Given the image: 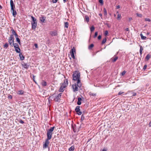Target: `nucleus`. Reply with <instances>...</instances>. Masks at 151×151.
Here are the masks:
<instances>
[{"instance_id":"nucleus-1","label":"nucleus","mask_w":151,"mask_h":151,"mask_svg":"<svg viewBox=\"0 0 151 151\" xmlns=\"http://www.w3.org/2000/svg\"><path fill=\"white\" fill-rule=\"evenodd\" d=\"M55 128V127H51L49 129H47V138L45 139L44 142L43 144V149H45L48 147V145L49 144V140L51 139L52 137V135L53 134V131Z\"/></svg>"},{"instance_id":"nucleus-2","label":"nucleus","mask_w":151,"mask_h":151,"mask_svg":"<svg viewBox=\"0 0 151 151\" xmlns=\"http://www.w3.org/2000/svg\"><path fill=\"white\" fill-rule=\"evenodd\" d=\"M80 73L77 71H75L73 75V80L77 81V85L79 88L81 86V83L80 79Z\"/></svg>"},{"instance_id":"nucleus-3","label":"nucleus","mask_w":151,"mask_h":151,"mask_svg":"<svg viewBox=\"0 0 151 151\" xmlns=\"http://www.w3.org/2000/svg\"><path fill=\"white\" fill-rule=\"evenodd\" d=\"M10 6L11 7V12L12 13L13 15L15 17L17 15V12L15 10V7L12 0H10Z\"/></svg>"},{"instance_id":"nucleus-4","label":"nucleus","mask_w":151,"mask_h":151,"mask_svg":"<svg viewBox=\"0 0 151 151\" xmlns=\"http://www.w3.org/2000/svg\"><path fill=\"white\" fill-rule=\"evenodd\" d=\"M14 37L12 35H10L9 38L8 42L9 44L12 46H13V44L14 43Z\"/></svg>"},{"instance_id":"nucleus-5","label":"nucleus","mask_w":151,"mask_h":151,"mask_svg":"<svg viewBox=\"0 0 151 151\" xmlns=\"http://www.w3.org/2000/svg\"><path fill=\"white\" fill-rule=\"evenodd\" d=\"M76 53V49L74 47L72 48L70 51V54L71 57L75 59L74 53Z\"/></svg>"},{"instance_id":"nucleus-6","label":"nucleus","mask_w":151,"mask_h":151,"mask_svg":"<svg viewBox=\"0 0 151 151\" xmlns=\"http://www.w3.org/2000/svg\"><path fill=\"white\" fill-rule=\"evenodd\" d=\"M61 94L62 93H60L54 97L53 98L54 100L56 102H58L61 97Z\"/></svg>"},{"instance_id":"nucleus-7","label":"nucleus","mask_w":151,"mask_h":151,"mask_svg":"<svg viewBox=\"0 0 151 151\" xmlns=\"http://www.w3.org/2000/svg\"><path fill=\"white\" fill-rule=\"evenodd\" d=\"M46 17L43 15H41L39 17V20L42 23L45 22V19Z\"/></svg>"},{"instance_id":"nucleus-8","label":"nucleus","mask_w":151,"mask_h":151,"mask_svg":"<svg viewBox=\"0 0 151 151\" xmlns=\"http://www.w3.org/2000/svg\"><path fill=\"white\" fill-rule=\"evenodd\" d=\"M22 66L26 69H27L29 67V65L27 63L23 62L22 64Z\"/></svg>"},{"instance_id":"nucleus-9","label":"nucleus","mask_w":151,"mask_h":151,"mask_svg":"<svg viewBox=\"0 0 151 151\" xmlns=\"http://www.w3.org/2000/svg\"><path fill=\"white\" fill-rule=\"evenodd\" d=\"M50 34L52 36H56L58 35V33L56 31L54 30L50 32Z\"/></svg>"},{"instance_id":"nucleus-10","label":"nucleus","mask_w":151,"mask_h":151,"mask_svg":"<svg viewBox=\"0 0 151 151\" xmlns=\"http://www.w3.org/2000/svg\"><path fill=\"white\" fill-rule=\"evenodd\" d=\"M72 87L73 89V91L75 92L78 91V86L77 85H76V84H73L72 85Z\"/></svg>"},{"instance_id":"nucleus-11","label":"nucleus","mask_w":151,"mask_h":151,"mask_svg":"<svg viewBox=\"0 0 151 151\" xmlns=\"http://www.w3.org/2000/svg\"><path fill=\"white\" fill-rule=\"evenodd\" d=\"M68 83V79H66V80H65L64 82L62 83V86L65 87V88L67 86Z\"/></svg>"},{"instance_id":"nucleus-12","label":"nucleus","mask_w":151,"mask_h":151,"mask_svg":"<svg viewBox=\"0 0 151 151\" xmlns=\"http://www.w3.org/2000/svg\"><path fill=\"white\" fill-rule=\"evenodd\" d=\"M32 28L33 29H35L37 26V22L31 23Z\"/></svg>"},{"instance_id":"nucleus-13","label":"nucleus","mask_w":151,"mask_h":151,"mask_svg":"<svg viewBox=\"0 0 151 151\" xmlns=\"http://www.w3.org/2000/svg\"><path fill=\"white\" fill-rule=\"evenodd\" d=\"M72 128L73 129L74 132H76L77 131V129L76 128V125L75 124H72L71 125Z\"/></svg>"},{"instance_id":"nucleus-14","label":"nucleus","mask_w":151,"mask_h":151,"mask_svg":"<svg viewBox=\"0 0 151 151\" xmlns=\"http://www.w3.org/2000/svg\"><path fill=\"white\" fill-rule=\"evenodd\" d=\"M19 56L20 58V59L21 60H23L24 59L25 57L23 55L22 53L21 52L19 53Z\"/></svg>"},{"instance_id":"nucleus-15","label":"nucleus","mask_w":151,"mask_h":151,"mask_svg":"<svg viewBox=\"0 0 151 151\" xmlns=\"http://www.w3.org/2000/svg\"><path fill=\"white\" fill-rule=\"evenodd\" d=\"M114 57H113L111 58V61L113 62H114L117 60L118 58V57L117 56H115Z\"/></svg>"},{"instance_id":"nucleus-16","label":"nucleus","mask_w":151,"mask_h":151,"mask_svg":"<svg viewBox=\"0 0 151 151\" xmlns=\"http://www.w3.org/2000/svg\"><path fill=\"white\" fill-rule=\"evenodd\" d=\"M78 101L77 102V104L79 105L81 104V101L82 100V99L81 97H78Z\"/></svg>"},{"instance_id":"nucleus-17","label":"nucleus","mask_w":151,"mask_h":151,"mask_svg":"<svg viewBox=\"0 0 151 151\" xmlns=\"http://www.w3.org/2000/svg\"><path fill=\"white\" fill-rule=\"evenodd\" d=\"M65 88V87H64L63 86L61 85L59 89V91L60 92H63L64 90V88Z\"/></svg>"},{"instance_id":"nucleus-18","label":"nucleus","mask_w":151,"mask_h":151,"mask_svg":"<svg viewBox=\"0 0 151 151\" xmlns=\"http://www.w3.org/2000/svg\"><path fill=\"white\" fill-rule=\"evenodd\" d=\"M24 92L23 90L19 91L17 92V94L18 95H23L24 93Z\"/></svg>"},{"instance_id":"nucleus-19","label":"nucleus","mask_w":151,"mask_h":151,"mask_svg":"<svg viewBox=\"0 0 151 151\" xmlns=\"http://www.w3.org/2000/svg\"><path fill=\"white\" fill-rule=\"evenodd\" d=\"M15 47L16 48H14L15 50L17 53H19V52H20V49L19 47Z\"/></svg>"},{"instance_id":"nucleus-20","label":"nucleus","mask_w":151,"mask_h":151,"mask_svg":"<svg viewBox=\"0 0 151 151\" xmlns=\"http://www.w3.org/2000/svg\"><path fill=\"white\" fill-rule=\"evenodd\" d=\"M31 18L32 20L31 23L37 22L36 19L32 16H31Z\"/></svg>"},{"instance_id":"nucleus-21","label":"nucleus","mask_w":151,"mask_h":151,"mask_svg":"<svg viewBox=\"0 0 151 151\" xmlns=\"http://www.w3.org/2000/svg\"><path fill=\"white\" fill-rule=\"evenodd\" d=\"M11 31H12V34L11 35H12L13 36H14V35L16 33V32L12 28L11 29Z\"/></svg>"},{"instance_id":"nucleus-22","label":"nucleus","mask_w":151,"mask_h":151,"mask_svg":"<svg viewBox=\"0 0 151 151\" xmlns=\"http://www.w3.org/2000/svg\"><path fill=\"white\" fill-rule=\"evenodd\" d=\"M42 85L43 86H46L47 85V82L45 81H42L41 83Z\"/></svg>"},{"instance_id":"nucleus-23","label":"nucleus","mask_w":151,"mask_h":151,"mask_svg":"<svg viewBox=\"0 0 151 151\" xmlns=\"http://www.w3.org/2000/svg\"><path fill=\"white\" fill-rule=\"evenodd\" d=\"M80 106H77L76 107L75 110L76 112L80 111Z\"/></svg>"},{"instance_id":"nucleus-24","label":"nucleus","mask_w":151,"mask_h":151,"mask_svg":"<svg viewBox=\"0 0 151 151\" xmlns=\"http://www.w3.org/2000/svg\"><path fill=\"white\" fill-rule=\"evenodd\" d=\"M140 35L141 39L143 40H146L147 37H146L144 36L142 33L140 34Z\"/></svg>"},{"instance_id":"nucleus-25","label":"nucleus","mask_w":151,"mask_h":151,"mask_svg":"<svg viewBox=\"0 0 151 151\" xmlns=\"http://www.w3.org/2000/svg\"><path fill=\"white\" fill-rule=\"evenodd\" d=\"M74 149L75 147L74 146H72L68 149V150L69 151H72L74 150Z\"/></svg>"},{"instance_id":"nucleus-26","label":"nucleus","mask_w":151,"mask_h":151,"mask_svg":"<svg viewBox=\"0 0 151 151\" xmlns=\"http://www.w3.org/2000/svg\"><path fill=\"white\" fill-rule=\"evenodd\" d=\"M140 50H139V53L140 54V55H141L142 54V50H143V48L142 46L140 45Z\"/></svg>"},{"instance_id":"nucleus-27","label":"nucleus","mask_w":151,"mask_h":151,"mask_svg":"<svg viewBox=\"0 0 151 151\" xmlns=\"http://www.w3.org/2000/svg\"><path fill=\"white\" fill-rule=\"evenodd\" d=\"M89 95L91 96H95L96 95V93H92L91 92H90L89 93Z\"/></svg>"},{"instance_id":"nucleus-28","label":"nucleus","mask_w":151,"mask_h":151,"mask_svg":"<svg viewBox=\"0 0 151 151\" xmlns=\"http://www.w3.org/2000/svg\"><path fill=\"white\" fill-rule=\"evenodd\" d=\"M69 26V23L68 22L64 23V27L68 28Z\"/></svg>"},{"instance_id":"nucleus-29","label":"nucleus","mask_w":151,"mask_h":151,"mask_svg":"<svg viewBox=\"0 0 151 151\" xmlns=\"http://www.w3.org/2000/svg\"><path fill=\"white\" fill-rule=\"evenodd\" d=\"M151 56L149 54L147 55L145 57V59H146L147 60H148L150 58Z\"/></svg>"},{"instance_id":"nucleus-30","label":"nucleus","mask_w":151,"mask_h":151,"mask_svg":"<svg viewBox=\"0 0 151 151\" xmlns=\"http://www.w3.org/2000/svg\"><path fill=\"white\" fill-rule=\"evenodd\" d=\"M85 19L87 22H88L89 21V18L87 16H85Z\"/></svg>"},{"instance_id":"nucleus-31","label":"nucleus","mask_w":151,"mask_h":151,"mask_svg":"<svg viewBox=\"0 0 151 151\" xmlns=\"http://www.w3.org/2000/svg\"><path fill=\"white\" fill-rule=\"evenodd\" d=\"M104 14L105 16H106L107 15V11L106 8H104Z\"/></svg>"},{"instance_id":"nucleus-32","label":"nucleus","mask_w":151,"mask_h":151,"mask_svg":"<svg viewBox=\"0 0 151 151\" xmlns=\"http://www.w3.org/2000/svg\"><path fill=\"white\" fill-rule=\"evenodd\" d=\"M106 37L104 38L102 42V43H101L102 44H104L106 42Z\"/></svg>"},{"instance_id":"nucleus-33","label":"nucleus","mask_w":151,"mask_h":151,"mask_svg":"<svg viewBox=\"0 0 151 151\" xmlns=\"http://www.w3.org/2000/svg\"><path fill=\"white\" fill-rule=\"evenodd\" d=\"M93 46L94 45L93 44H92L88 46V48L89 49L91 50Z\"/></svg>"},{"instance_id":"nucleus-34","label":"nucleus","mask_w":151,"mask_h":151,"mask_svg":"<svg viewBox=\"0 0 151 151\" xmlns=\"http://www.w3.org/2000/svg\"><path fill=\"white\" fill-rule=\"evenodd\" d=\"M13 45H14V48H16L15 47H19V46L18 44L17 43H13Z\"/></svg>"},{"instance_id":"nucleus-35","label":"nucleus","mask_w":151,"mask_h":151,"mask_svg":"<svg viewBox=\"0 0 151 151\" xmlns=\"http://www.w3.org/2000/svg\"><path fill=\"white\" fill-rule=\"evenodd\" d=\"M4 47L5 48H7L8 47V44L7 43H6L4 45Z\"/></svg>"},{"instance_id":"nucleus-36","label":"nucleus","mask_w":151,"mask_h":151,"mask_svg":"<svg viewBox=\"0 0 151 151\" xmlns=\"http://www.w3.org/2000/svg\"><path fill=\"white\" fill-rule=\"evenodd\" d=\"M16 39L17 42H18L19 44L20 45L21 44V42L19 39L18 37H17Z\"/></svg>"},{"instance_id":"nucleus-37","label":"nucleus","mask_w":151,"mask_h":151,"mask_svg":"<svg viewBox=\"0 0 151 151\" xmlns=\"http://www.w3.org/2000/svg\"><path fill=\"white\" fill-rule=\"evenodd\" d=\"M95 29V27H94L93 26H92L90 28V30L91 32H93Z\"/></svg>"},{"instance_id":"nucleus-38","label":"nucleus","mask_w":151,"mask_h":151,"mask_svg":"<svg viewBox=\"0 0 151 151\" xmlns=\"http://www.w3.org/2000/svg\"><path fill=\"white\" fill-rule=\"evenodd\" d=\"M121 18V15L120 14H119L117 15V19L119 20Z\"/></svg>"},{"instance_id":"nucleus-39","label":"nucleus","mask_w":151,"mask_h":151,"mask_svg":"<svg viewBox=\"0 0 151 151\" xmlns=\"http://www.w3.org/2000/svg\"><path fill=\"white\" fill-rule=\"evenodd\" d=\"M136 15L137 17H142V15L140 14L137 13L136 14Z\"/></svg>"},{"instance_id":"nucleus-40","label":"nucleus","mask_w":151,"mask_h":151,"mask_svg":"<svg viewBox=\"0 0 151 151\" xmlns=\"http://www.w3.org/2000/svg\"><path fill=\"white\" fill-rule=\"evenodd\" d=\"M99 2L101 4V5L104 4V2L103 0H99Z\"/></svg>"},{"instance_id":"nucleus-41","label":"nucleus","mask_w":151,"mask_h":151,"mask_svg":"<svg viewBox=\"0 0 151 151\" xmlns=\"http://www.w3.org/2000/svg\"><path fill=\"white\" fill-rule=\"evenodd\" d=\"M84 118H85V117H84V116L83 114L82 116H81V121H83L84 120Z\"/></svg>"},{"instance_id":"nucleus-42","label":"nucleus","mask_w":151,"mask_h":151,"mask_svg":"<svg viewBox=\"0 0 151 151\" xmlns=\"http://www.w3.org/2000/svg\"><path fill=\"white\" fill-rule=\"evenodd\" d=\"M98 32H95L94 35V36H93V38H96L97 37V36L98 35Z\"/></svg>"},{"instance_id":"nucleus-43","label":"nucleus","mask_w":151,"mask_h":151,"mask_svg":"<svg viewBox=\"0 0 151 151\" xmlns=\"http://www.w3.org/2000/svg\"><path fill=\"white\" fill-rule=\"evenodd\" d=\"M77 114L78 115H81L82 114V112L81 111H79V112H77Z\"/></svg>"},{"instance_id":"nucleus-44","label":"nucleus","mask_w":151,"mask_h":151,"mask_svg":"<svg viewBox=\"0 0 151 151\" xmlns=\"http://www.w3.org/2000/svg\"><path fill=\"white\" fill-rule=\"evenodd\" d=\"M147 65H144V67L143 68V70H145L147 68Z\"/></svg>"},{"instance_id":"nucleus-45","label":"nucleus","mask_w":151,"mask_h":151,"mask_svg":"<svg viewBox=\"0 0 151 151\" xmlns=\"http://www.w3.org/2000/svg\"><path fill=\"white\" fill-rule=\"evenodd\" d=\"M108 34V31L107 30H106L105 31L104 35L105 36H106Z\"/></svg>"},{"instance_id":"nucleus-46","label":"nucleus","mask_w":151,"mask_h":151,"mask_svg":"<svg viewBox=\"0 0 151 151\" xmlns=\"http://www.w3.org/2000/svg\"><path fill=\"white\" fill-rule=\"evenodd\" d=\"M8 98L9 99H12V96L11 95H9L8 96Z\"/></svg>"},{"instance_id":"nucleus-47","label":"nucleus","mask_w":151,"mask_h":151,"mask_svg":"<svg viewBox=\"0 0 151 151\" xmlns=\"http://www.w3.org/2000/svg\"><path fill=\"white\" fill-rule=\"evenodd\" d=\"M52 1L53 3H55L58 1V0H52Z\"/></svg>"},{"instance_id":"nucleus-48","label":"nucleus","mask_w":151,"mask_h":151,"mask_svg":"<svg viewBox=\"0 0 151 151\" xmlns=\"http://www.w3.org/2000/svg\"><path fill=\"white\" fill-rule=\"evenodd\" d=\"M126 73V71L125 70H124V71H123L122 72V76H123Z\"/></svg>"},{"instance_id":"nucleus-49","label":"nucleus","mask_w":151,"mask_h":151,"mask_svg":"<svg viewBox=\"0 0 151 151\" xmlns=\"http://www.w3.org/2000/svg\"><path fill=\"white\" fill-rule=\"evenodd\" d=\"M145 21H146L150 22L151 20L149 18H146L145 19Z\"/></svg>"},{"instance_id":"nucleus-50","label":"nucleus","mask_w":151,"mask_h":151,"mask_svg":"<svg viewBox=\"0 0 151 151\" xmlns=\"http://www.w3.org/2000/svg\"><path fill=\"white\" fill-rule=\"evenodd\" d=\"M19 122L20 123L23 124L24 123V122L22 120H20L19 121Z\"/></svg>"},{"instance_id":"nucleus-51","label":"nucleus","mask_w":151,"mask_h":151,"mask_svg":"<svg viewBox=\"0 0 151 151\" xmlns=\"http://www.w3.org/2000/svg\"><path fill=\"white\" fill-rule=\"evenodd\" d=\"M124 93V92H121V91H119V93H118V95H121V94H122V93Z\"/></svg>"},{"instance_id":"nucleus-52","label":"nucleus","mask_w":151,"mask_h":151,"mask_svg":"<svg viewBox=\"0 0 151 151\" xmlns=\"http://www.w3.org/2000/svg\"><path fill=\"white\" fill-rule=\"evenodd\" d=\"M101 35H99L98 37V39L99 40H100V39H101Z\"/></svg>"},{"instance_id":"nucleus-53","label":"nucleus","mask_w":151,"mask_h":151,"mask_svg":"<svg viewBox=\"0 0 151 151\" xmlns=\"http://www.w3.org/2000/svg\"><path fill=\"white\" fill-rule=\"evenodd\" d=\"M34 45L36 48H37L38 47V45L37 44H36V43Z\"/></svg>"},{"instance_id":"nucleus-54","label":"nucleus","mask_w":151,"mask_h":151,"mask_svg":"<svg viewBox=\"0 0 151 151\" xmlns=\"http://www.w3.org/2000/svg\"><path fill=\"white\" fill-rule=\"evenodd\" d=\"M15 36V37H16V38H17V37H18V35L17 34V33H16V34H15V35H14Z\"/></svg>"},{"instance_id":"nucleus-55","label":"nucleus","mask_w":151,"mask_h":151,"mask_svg":"<svg viewBox=\"0 0 151 151\" xmlns=\"http://www.w3.org/2000/svg\"><path fill=\"white\" fill-rule=\"evenodd\" d=\"M137 94L136 93H132V96H135Z\"/></svg>"},{"instance_id":"nucleus-56","label":"nucleus","mask_w":151,"mask_h":151,"mask_svg":"<svg viewBox=\"0 0 151 151\" xmlns=\"http://www.w3.org/2000/svg\"><path fill=\"white\" fill-rule=\"evenodd\" d=\"M120 8V6L119 5H118L116 6V9H119Z\"/></svg>"},{"instance_id":"nucleus-57","label":"nucleus","mask_w":151,"mask_h":151,"mask_svg":"<svg viewBox=\"0 0 151 151\" xmlns=\"http://www.w3.org/2000/svg\"><path fill=\"white\" fill-rule=\"evenodd\" d=\"M149 127H151V121L149 122Z\"/></svg>"},{"instance_id":"nucleus-58","label":"nucleus","mask_w":151,"mask_h":151,"mask_svg":"<svg viewBox=\"0 0 151 151\" xmlns=\"http://www.w3.org/2000/svg\"><path fill=\"white\" fill-rule=\"evenodd\" d=\"M125 30L127 31H129V29L128 28H127Z\"/></svg>"},{"instance_id":"nucleus-59","label":"nucleus","mask_w":151,"mask_h":151,"mask_svg":"<svg viewBox=\"0 0 151 151\" xmlns=\"http://www.w3.org/2000/svg\"><path fill=\"white\" fill-rule=\"evenodd\" d=\"M129 20H131L132 19V17H130L129 18Z\"/></svg>"},{"instance_id":"nucleus-60","label":"nucleus","mask_w":151,"mask_h":151,"mask_svg":"<svg viewBox=\"0 0 151 151\" xmlns=\"http://www.w3.org/2000/svg\"><path fill=\"white\" fill-rule=\"evenodd\" d=\"M99 15L101 17L102 16V14H99Z\"/></svg>"},{"instance_id":"nucleus-61","label":"nucleus","mask_w":151,"mask_h":151,"mask_svg":"<svg viewBox=\"0 0 151 151\" xmlns=\"http://www.w3.org/2000/svg\"><path fill=\"white\" fill-rule=\"evenodd\" d=\"M67 1V0H63V1L64 3H65Z\"/></svg>"},{"instance_id":"nucleus-62","label":"nucleus","mask_w":151,"mask_h":151,"mask_svg":"<svg viewBox=\"0 0 151 151\" xmlns=\"http://www.w3.org/2000/svg\"><path fill=\"white\" fill-rule=\"evenodd\" d=\"M35 77V76H34V75L33 76V79H34ZM34 81H35L34 80Z\"/></svg>"},{"instance_id":"nucleus-63","label":"nucleus","mask_w":151,"mask_h":151,"mask_svg":"<svg viewBox=\"0 0 151 151\" xmlns=\"http://www.w3.org/2000/svg\"><path fill=\"white\" fill-rule=\"evenodd\" d=\"M2 7L0 5V9H2Z\"/></svg>"},{"instance_id":"nucleus-64","label":"nucleus","mask_w":151,"mask_h":151,"mask_svg":"<svg viewBox=\"0 0 151 151\" xmlns=\"http://www.w3.org/2000/svg\"><path fill=\"white\" fill-rule=\"evenodd\" d=\"M48 151H49L50 150V147L48 146Z\"/></svg>"}]
</instances>
